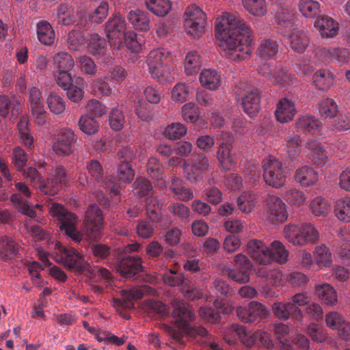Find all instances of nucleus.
I'll list each match as a JSON object with an SVG mask.
<instances>
[{"mask_svg":"<svg viewBox=\"0 0 350 350\" xmlns=\"http://www.w3.org/2000/svg\"><path fill=\"white\" fill-rule=\"evenodd\" d=\"M215 34L228 59L240 61L251 54L250 28L237 13L224 12L218 16L215 23Z\"/></svg>","mask_w":350,"mask_h":350,"instance_id":"nucleus-1","label":"nucleus"},{"mask_svg":"<svg viewBox=\"0 0 350 350\" xmlns=\"http://www.w3.org/2000/svg\"><path fill=\"white\" fill-rule=\"evenodd\" d=\"M172 317L174 326L167 325L165 331L177 342H181L184 334L191 337L202 336L207 334V330L201 326L190 325L194 321L195 316L192 308L185 301L178 299L172 301Z\"/></svg>","mask_w":350,"mask_h":350,"instance_id":"nucleus-2","label":"nucleus"},{"mask_svg":"<svg viewBox=\"0 0 350 350\" xmlns=\"http://www.w3.org/2000/svg\"><path fill=\"white\" fill-rule=\"evenodd\" d=\"M170 53L163 49L151 51L147 57V64L152 77L161 84L172 81L174 77V67Z\"/></svg>","mask_w":350,"mask_h":350,"instance_id":"nucleus-3","label":"nucleus"},{"mask_svg":"<svg viewBox=\"0 0 350 350\" xmlns=\"http://www.w3.org/2000/svg\"><path fill=\"white\" fill-rule=\"evenodd\" d=\"M50 214L53 217L57 218L60 230L64 231L72 241H82L83 235L77 228L78 218L74 213L68 211L62 205L53 203L50 208Z\"/></svg>","mask_w":350,"mask_h":350,"instance_id":"nucleus-4","label":"nucleus"},{"mask_svg":"<svg viewBox=\"0 0 350 350\" xmlns=\"http://www.w3.org/2000/svg\"><path fill=\"white\" fill-rule=\"evenodd\" d=\"M285 239L293 245L304 246L316 243L319 238L317 229L310 224H288L284 228Z\"/></svg>","mask_w":350,"mask_h":350,"instance_id":"nucleus-5","label":"nucleus"},{"mask_svg":"<svg viewBox=\"0 0 350 350\" xmlns=\"http://www.w3.org/2000/svg\"><path fill=\"white\" fill-rule=\"evenodd\" d=\"M262 166L266 184L275 189L281 188L285 185L287 174L279 159L269 156L262 160Z\"/></svg>","mask_w":350,"mask_h":350,"instance_id":"nucleus-6","label":"nucleus"},{"mask_svg":"<svg viewBox=\"0 0 350 350\" xmlns=\"http://www.w3.org/2000/svg\"><path fill=\"white\" fill-rule=\"evenodd\" d=\"M237 93L241 96L243 111L253 118L260 109V92L253 85L241 83L237 86Z\"/></svg>","mask_w":350,"mask_h":350,"instance_id":"nucleus-7","label":"nucleus"},{"mask_svg":"<svg viewBox=\"0 0 350 350\" xmlns=\"http://www.w3.org/2000/svg\"><path fill=\"white\" fill-rule=\"evenodd\" d=\"M231 331L235 334L241 342L247 347H252L256 345H260L266 349H271L273 342L270 335L265 332L257 330L256 332H247L241 325H232Z\"/></svg>","mask_w":350,"mask_h":350,"instance_id":"nucleus-8","label":"nucleus"},{"mask_svg":"<svg viewBox=\"0 0 350 350\" xmlns=\"http://www.w3.org/2000/svg\"><path fill=\"white\" fill-rule=\"evenodd\" d=\"M206 16L202 10L196 5H189L185 12V27L193 38H200L204 33Z\"/></svg>","mask_w":350,"mask_h":350,"instance_id":"nucleus-9","label":"nucleus"},{"mask_svg":"<svg viewBox=\"0 0 350 350\" xmlns=\"http://www.w3.org/2000/svg\"><path fill=\"white\" fill-rule=\"evenodd\" d=\"M126 29L125 19L120 14L110 17L105 24V33L113 49H120L123 46V36Z\"/></svg>","mask_w":350,"mask_h":350,"instance_id":"nucleus-10","label":"nucleus"},{"mask_svg":"<svg viewBox=\"0 0 350 350\" xmlns=\"http://www.w3.org/2000/svg\"><path fill=\"white\" fill-rule=\"evenodd\" d=\"M77 137L70 129H63L58 133L52 148L59 157H68L75 151V144Z\"/></svg>","mask_w":350,"mask_h":350,"instance_id":"nucleus-11","label":"nucleus"},{"mask_svg":"<svg viewBox=\"0 0 350 350\" xmlns=\"http://www.w3.org/2000/svg\"><path fill=\"white\" fill-rule=\"evenodd\" d=\"M103 217L102 211L96 204L88 206L83 220L84 230L92 239L100 236L103 228Z\"/></svg>","mask_w":350,"mask_h":350,"instance_id":"nucleus-12","label":"nucleus"},{"mask_svg":"<svg viewBox=\"0 0 350 350\" xmlns=\"http://www.w3.org/2000/svg\"><path fill=\"white\" fill-rule=\"evenodd\" d=\"M191 165H186L184 161V174L186 179L191 183H196L199 180V176L202 173L208 170L209 161L204 153H198L192 156L190 160Z\"/></svg>","mask_w":350,"mask_h":350,"instance_id":"nucleus-13","label":"nucleus"},{"mask_svg":"<svg viewBox=\"0 0 350 350\" xmlns=\"http://www.w3.org/2000/svg\"><path fill=\"white\" fill-rule=\"evenodd\" d=\"M236 312L242 322L252 323L259 321L265 317L269 310L260 302L252 301L247 307H238Z\"/></svg>","mask_w":350,"mask_h":350,"instance_id":"nucleus-14","label":"nucleus"},{"mask_svg":"<svg viewBox=\"0 0 350 350\" xmlns=\"http://www.w3.org/2000/svg\"><path fill=\"white\" fill-rule=\"evenodd\" d=\"M267 220L271 224L284 222L288 217L286 206L281 198L276 196H269L267 199Z\"/></svg>","mask_w":350,"mask_h":350,"instance_id":"nucleus-15","label":"nucleus"},{"mask_svg":"<svg viewBox=\"0 0 350 350\" xmlns=\"http://www.w3.org/2000/svg\"><path fill=\"white\" fill-rule=\"evenodd\" d=\"M116 269L122 276L131 278L144 271L142 258L137 256L122 258L117 262Z\"/></svg>","mask_w":350,"mask_h":350,"instance_id":"nucleus-16","label":"nucleus"},{"mask_svg":"<svg viewBox=\"0 0 350 350\" xmlns=\"http://www.w3.org/2000/svg\"><path fill=\"white\" fill-rule=\"evenodd\" d=\"M234 262L239 269H229L228 271V277L238 283L248 282L250 273L252 267V264L249 258L242 254H239L234 258Z\"/></svg>","mask_w":350,"mask_h":350,"instance_id":"nucleus-17","label":"nucleus"},{"mask_svg":"<svg viewBox=\"0 0 350 350\" xmlns=\"http://www.w3.org/2000/svg\"><path fill=\"white\" fill-rule=\"evenodd\" d=\"M213 305L217 310L210 307H201L199 309V315L200 317L209 323H216L220 320V312L224 314H230L233 310V307L223 300L216 299Z\"/></svg>","mask_w":350,"mask_h":350,"instance_id":"nucleus-18","label":"nucleus"},{"mask_svg":"<svg viewBox=\"0 0 350 350\" xmlns=\"http://www.w3.org/2000/svg\"><path fill=\"white\" fill-rule=\"evenodd\" d=\"M325 321L327 327L337 330L340 337L346 341L350 340V323L339 312L332 311L326 314Z\"/></svg>","mask_w":350,"mask_h":350,"instance_id":"nucleus-19","label":"nucleus"},{"mask_svg":"<svg viewBox=\"0 0 350 350\" xmlns=\"http://www.w3.org/2000/svg\"><path fill=\"white\" fill-rule=\"evenodd\" d=\"M60 253L59 261L68 269L81 270L83 267V258L73 247L57 245Z\"/></svg>","mask_w":350,"mask_h":350,"instance_id":"nucleus-20","label":"nucleus"},{"mask_svg":"<svg viewBox=\"0 0 350 350\" xmlns=\"http://www.w3.org/2000/svg\"><path fill=\"white\" fill-rule=\"evenodd\" d=\"M247 252L250 257L256 262L261 265L271 263L270 248L262 241L251 240L247 245Z\"/></svg>","mask_w":350,"mask_h":350,"instance_id":"nucleus-21","label":"nucleus"},{"mask_svg":"<svg viewBox=\"0 0 350 350\" xmlns=\"http://www.w3.org/2000/svg\"><path fill=\"white\" fill-rule=\"evenodd\" d=\"M259 73L267 77L274 85L284 86L293 83L294 76L288 70L283 68L272 70L269 66L263 65L259 70Z\"/></svg>","mask_w":350,"mask_h":350,"instance_id":"nucleus-22","label":"nucleus"},{"mask_svg":"<svg viewBox=\"0 0 350 350\" xmlns=\"http://www.w3.org/2000/svg\"><path fill=\"white\" fill-rule=\"evenodd\" d=\"M272 311L274 315L282 320H288L291 315H295L297 319H301L303 314L300 308L294 306L293 304L287 302L277 301L272 305Z\"/></svg>","mask_w":350,"mask_h":350,"instance_id":"nucleus-23","label":"nucleus"},{"mask_svg":"<svg viewBox=\"0 0 350 350\" xmlns=\"http://www.w3.org/2000/svg\"><path fill=\"white\" fill-rule=\"evenodd\" d=\"M296 113L294 102L287 98H283L277 105L275 115L278 122L286 123L291 121Z\"/></svg>","mask_w":350,"mask_h":350,"instance_id":"nucleus-24","label":"nucleus"},{"mask_svg":"<svg viewBox=\"0 0 350 350\" xmlns=\"http://www.w3.org/2000/svg\"><path fill=\"white\" fill-rule=\"evenodd\" d=\"M123 303L124 307L131 308L134 306L133 299L142 298L144 295H154L156 291L148 285H142L133 287L129 291H123Z\"/></svg>","mask_w":350,"mask_h":350,"instance_id":"nucleus-25","label":"nucleus"},{"mask_svg":"<svg viewBox=\"0 0 350 350\" xmlns=\"http://www.w3.org/2000/svg\"><path fill=\"white\" fill-rule=\"evenodd\" d=\"M21 247L12 238L3 236L0 238V260L11 261L19 252Z\"/></svg>","mask_w":350,"mask_h":350,"instance_id":"nucleus-26","label":"nucleus"},{"mask_svg":"<svg viewBox=\"0 0 350 350\" xmlns=\"http://www.w3.org/2000/svg\"><path fill=\"white\" fill-rule=\"evenodd\" d=\"M314 25L323 38L334 37L338 33L339 29L338 23L327 16H321L314 22Z\"/></svg>","mask_w":350,"mask_h":350,"instance_id":"nucleus-27","label":"nucleus"},{"mask_svg":"<svg viewBox=\"0 0 350 350\" xmlns=\"http://www.w3.org/2000/svg\"><path fill=\"white\" fill-rule=\"evenodd\" d=\"M127 18L133 27L137 30L148 31L150 29V15L145 11L131 10L129 12Z\"/></svg>","mask_w":350,"mask_h":350,"instance_id":"nucleus-28","label":"nucleus"},{"mask_svg":"<svg viewBox=\"0 0 350 350\" xmlns=\"http://www.w3.org/2000/svg\"><path fill=\"white\" fill-rule=\"evenodd\" d=\"M316 293L321 301L329 306H334L338 301V295L334 288L329 284H322L316 286Z\"/></svg>","mask_w":350,"mask_h":350,"instance_id":"nucleus-29","label":"nucleus"},{"mask_svg":"<svg viewBox=\"0 0 350 350\" xmlns=\"http://www.w3.org/2000/svg\"><path fill=\"white\" fill-rule=\"evenodd\" d=\"M295 180L304 187H308L318 180V173L312 167L305 165L297 170Z\"/></svg>","mask_w":350,"mask_h":350,"instance_id":"nucleus-30","label":"nucleus"},{"mask_svg":"<svg viewBox=\"0 0 350 350\" xmlns=\"http://www.w3.org/2000/svg\"><path fill=\"white\" fill-rule=\"evenodd\" d=\"M309 42L308 33L306 30L293 29L291 36V47L294 51L299 53H303L308 46Z\"/></svg>","mask_w":350,"mask_h":350,"instance_id":"nucleus-31","label":"nucleus"},{"mask_svg":"<svg viewBox=\"0 0 350 350\" xmlns=\"http://www.w3.org/2000/svg\"><path fill=\"white\" fill-rule=\"evenodd\" d=\"M201 85L210 90H216L221 85V77L217 71L212 69H205L200 75Z\"/></svg>","mask_w":350,"mask_h":350,"instance_id":"nucleus-32","label":"nucleus"},{"mask_svg":"<svg viewBox=\"0 0 350 350\" xmlns=\"http://www.w3.org/2000/svg\"><path fill=\"white\" fill-rule=\"evenodd\" d=\"M88 51L97 59H100L106 55L107 43L105 40L97 33L90 36Z\"/></svg>","mask_w":350,"mask_h":350,"instance_id":"nucleus-33","label":"nucleus"},{"mask_svg":"<svg viewBox=\"0 0 350 350\" xmlns=\"http://www.w3.org/2000/svg\"><path fill=\"white\" fill-rule=\"evenodd\" d=\"M86 169L91 180L96 184L105 188H109L104 178V170L100 163L97 160H90L87 163Z\"/></svg>","mask_w":350,"mask_h":350,"instance_id":"nucleus-34","label":"nucleus"},{"mask_svg":"<svg viewBox=\"0 0 350 350\" xmlns=\"http://www.w3.org/2000/svg\"><path fill=\"white\" fill-rule=\"evenodd\" d=\"M321 126V122L315 116L305 115L299 117L295 122L297 131L314 133Z\"/></svg>","mask_w":350,"mask_h":350,"instance_id":"nucleus-35","label":"nucleus"},{"mask_svg":"<svg viewBox=\"0 0 350 350\" xmlns=\"http://www.w3.org/2000/svg\"><path fill=\"white\" fill-rule=\"evenodd\" d=\"M37 36L39 41L44 45H51L55 41V31L49 23L42 21L37 24Z\"/></svg>","mask_w":350,"mask_h":350,"instance_id":"nucleus-36","label":"nucleus"},{"mask_svg":"<svg viewBox=\"0 0 350 350\" xmlns=\"http://www.w3.org/2000/svg\"><path fill=\"white\" fill-rule=\"evenodd\" d=\"M57 23L68 26L76 21L74 8L66 3H61L57 10Z\"/></svg>","mask_w":350,"mask_h":350,"instance_id":"nucleus-37","label":"nucleus"},{"mask_svg":"<svg viewBox=\"0 0 350 350\" xmlns=\"http://www.w3.org/2000/svg\"><path fill=\"white\" fill-rule=\"evenodd\" d=\"M55 72L71 71L75 65L72 56L66 52H59L53 57Z\"/></svg>","mask_w":350,"mask_h":350,"instance_id":"nucleus-38","label":"nucleus"},{"mask_svg":"<svg viewBox=\"0 0 350 350\" xmlns=\"http://www.w3.org/2000/svg\"><path fill=\"white\" fill-rule=\"evenodd\" d=\"M29 121L27 117L23 116L20 118L17 124V130L21 142L29 149H32L33 146V137L29 126Z\"/></svg>","mask_w":350,"mask_h":350,"instance_id":"nucleus-39","label":"nucleus"},{"mask_svg":"<svg viewBox=\"0 0 350 350\" xmlns=\"http://www.w3.org/2000/svg\"><path fill=\"white\" fill-rule=\"evenodd\" d=\"M146 8L157 16L167 15L172 9L170 0H145Z\"/></svg>","mask_w":350,"mask_h":350,"instance_id":"nucleus-40","label":"nucleus"},{"mask_svg":"<svg viewBox=\"0 0 350 350\" xmlns=\"http://www.w3.org/2000/svg\"><path fill=\"white\" fill-rule=\"evenodd\" d=\"M313 83L321 90L328 89L334 82L333 74L328 70L321 69L313 75Z\"/></svg>","mask_w":350,"mask_h":350,"instance_id":"nucleus-41","label":"nucleus"},{"mask_svg":"<svg viewBox=\"0 0 350 350\" xmlns=\"http://www.w3.org/2000/svg\"><path fill=\"white\" fill-rule=\"evenodd\" d=\"M80 130L88 135L96 133L99 129L98 122L92 116L85 114L80 117L78 121Z\"/></svg>","mask_w":350,"mask_h":350,"instance_id":"nucleus-42","label":"nucleus"},{"mask_svg":"<svg viewBox=\"0 0 350 350\" xmlns=\"http://www.w3.org/2000/svg\"><path fill=\"white\" fill-rule=\"evenodd\" d=\"M336 217L341 221L350 222V197L337 200L334 208Z\"/></svg>","mask_w":350,"mask_h":350,"instance_id":"nucleus-43","label":"nucleus"},{"mask_svg":"<svg viewBox=\"0 0 350 350\" xmlns=\"http://www.w3.org/2000/svg\"><path fill=\"white\" fill-rule=\"evenodd\" d=\"M278 51V44L272 39H265L261 41L258 48V54L264 59H272Z\"/></svg>","mask_w":350,"mask_h":350,"instance_id":"nucleus-44","label":"nucleus"},{"mask_svg":"<svg viewBox=\"0 0 350 350\" xmlns=\"http://www.w3.org/2000/svg\"><path fill=\"white\" fill-rule=\"evenodd\" d=\"M271 262L275 261L280 264L285 263L288 257V252L282 243L279 241H274L271 244Z\"/></svg>","mask_w":350,"mask_h":350,"instance_id":"nucleus-45","label":"nucleus"},{"mask_svg":"<svg viewBox=\"0 0 350 350\" xmlns=\"http://www.w3.org/2000/svg\"><path fill=\"white\" fill-rule=\"evenodd\" d=\"M299 9L302 15L306 18H314L320 14V4L314 0H301Z\"/></svg>","mask_w":350,"mask_h":350,"instance_id":"nucleus-46","label":"nucleus"},{"mask_svg":"<svg viewBox=\"0 0 350 350\" xmlns=\"http://www.w3.org/2000/svg\"><path fill=\"white\" fill-rule=\"evenodd\" d=\"M327 55L333 61L340 64H347L350 62V49L344 46H337L328 49Z\"/></svg>","mask_w":350,"mask_h":350,"instance_id":"nucleus-47","label":"nucleus"},{"mask_svg":"<svg viewBox=\"0 0 350 350\" xmlns=\"http://www.w3.org/2000/svg\"><path fill=\"white\" fill-rule=\"evenodd\" d=\"M193 94V88L185 83L180 82L173 88L172 98L177 102L183 103L187 100Z\"/></svg>","mask_w":350,"mask_h":350,"instance_id":"nucleus-48","label":"nucleus"},{"mask_svg":"<svg viewBox=\"0 0 350 350\" xmlns=\"http://www.w3.org/2000/svg\"><path fill=\"white\" fill-rule=\"evenodd\" d=\"M217 159L225 169H229L235 163L234 157L231 153V148L229 144H221L217 150Z\"/></svg>","mask_w":350,"mask_h":350,"instance_id":"nucleus-49","label":"nucleus"},{"mask_svg":"<svg viewBox=\"0 0 350 350\" xmlns=\"http://www.w3.org/2000/svg\"><path fill=\"white\" fill-rule=\"evenodd\" d=\"M244 8L254 16H262L267 12L265 0H243Z\"/></svg>","mask_w":350,"mask_h":350,"instance_id":"nucleus-50","label":"nucleus"},{"mask_svg":"<svg viewBox=\"0 0 350 350\" xmlns=\"http://www.w3.org/2000/svg\"><path fill=\"white\" fill-rule=\"evenodd\" d=\"M49 176L58 185L61 189L66 186L69 181L68 175L66 173V170L63 165H55L51 172L49 174Z\"/></svg>","mask_w":350,"mask_h":350,"instance_id":"nucleus-51","label":"nucleus"},{"mask_svg":"<svg viewBox=\"0 0 350 350\" xmlns=\"http://www.w3.org/2000/svg\"><path fill=\"white\" fill-rule=\"evenodd\" d=\"M306 334L311 340L317 343H322L327 338V333L323 326L312 323L307 326L306 329Z\"/></svg>","mask_w":350,"mask_h":350,"instance_id":"nucleus-52","label":"nucleus"},{"mask_svg":"<svg viewBox=\"0 0 350 350\" xmlns=\"http://www.w3.org/2000/svg\"><path fill=\"white\" fill-rule=\"evenodd\" d=\"M312 214L317 217H325L330 211V206L322 197L314 198L310 204Z\"/></svg>","mask_w":350,"mask_h":350,"instance_id":"nucleus-53","label":"nucleus"},{"mask_svg":"<svg viewBox=\"0 0 350 350\" xmlns=\"http://www.w3.org/2000/svg\"><path fill=\"white\" fill-rule=\"evenodd\" d=\"M201 66L200 55L196 51L189 52L185 59V70L187 75L196 74Z\"/></svg>","mask_w":350,"mask_h":350,"instance_id":"nucleus-54","label":"nucleus"},{"mask_svg":"<svg viewBox=\"0 0 350 350\" xmlns=\"http://www.w3.org/2000/svg\"><path fill=\"white\" fill-rule=\"evenodd\" d=\"M85 38L81 32L72 30L70 31L67 36L68 48L70 51H79L84 47Z\"/></svg>","mask_w":350,"mask_h":350,"instance_id":"nucleus-55","label":"nucleus"},{"mask_svg":"<svg viewBox=\"0 0 350 350\" xmlns=\"http://www.w3.org/2000/svg\"><path fill=\"white\" fill-rule=\"evenodd\" d=\"M46 103L51 112L59 115L62 113L66 109L64 99L55 92H51L46 98Z\"/></svg>","mask_w":350,"mask_h":350,"instance_id":"nucleus-56","label":"nucleus"},{"mask_svg":"<svg viewBox=\"0 0 350 350\" xmlns=\"http://www.w3.org/2000/svg\"><path fill=\"white\" fill-rule=\"evenodd\" d=\"M274 332L276 339L282 345V349L288 350L291 345V341L287 337L289 333V327L284 323H278L274 326Z\"/></svg>","mask_w":350,"mask_h":350,"instance_id":"nucleus-57","label":"nucleus"},{"mask_svg":"<svg viewBox=\"0 0 350 350\" xmlns=\"http://www.w3.org/2000/svg\"><path fill=\"white\" fill-rule=\"evenodd\" d=\"M83 74L94 76L96 74L97 66L94 62L87 55H81L76 59Z\"/></svg>","mask_w":350,"mask_h":350,"instance_id":"nucleus-58","label":"nucleus"},{"mask_svg":"<svg viewBox=\"0 0 350 350\" xmlns=\"http://www.w3.org/2000/svg\"><path fill=\"white\" fill-rule=\"evenodd\" d=\"M319 111L322 117L334 118L337 114L338 106L333 99L327 98L321 102Z\"/></svg>","mask_w":350,"mask_h":350,"instance_id":"nucleus-59","label":"nucleus"},{"mask_svg":"<svg viewBox=\"0 0 350 350\" xmlns=\"http://www.w3.org/2000/svg\"><path fill=\"white\" fill-rule=\"evenodd\" d=\"M134 193L139 197L149 196L152 194V185L151 183L144 178H137L134 183Z\"/></svg>","mask_w":350,"mask_h":350,"instance_id":"nucleus-60","label":"nucleus"},{"mask_svg":"<svg viewBox=\"0 0 350 350\" xmlns=\"http://www.w3.org/2000/svg\"><path fill=\"white\" fill-rule=\"evenodd\" d=\"M36 189L41 193L53 196L59 191L58 185L49 176L47 178H42Z\"/></svg>","mask_w":350,"mask_h":350,"instance_id":"nucleus-61","label":"nucleus"},{"mask_svg":"<svg viewBox=\"0 0 350 350\" xmlns=\"http://www.w3.org/2000/svg\"><path fill=\"white\" fill-rule=\"evenodd\" d=\"M186 133L187 129L185 126L179 122H175L168 125L164 131L165 136L171 139H180Z\"/></svg>","mask_w":350,"mask_h":350,"instance_id":"nucleus-62","label":"nucleus"},{"mask_svg":"<svg viewBox=\"0 0 350 350\" xmlns=\"http://www.w3.org/2000/svg\"><path fill=\"white\" fill-rule=\"evenodd\" d=\"M10 200L23 214L26 215L31 218L36 217V211L32 207L27 204L26 199L22 198L18 195H12Z\"/></svg>","mask_w":350,"mask_h":350,"instance_id":"nucleus-63","label":"nucleus"},{"mask_svg":"<svg viewBox=\"0 0 350 350\" xmlns=\"http://www.w3.org/2000/svg\"><path fill=\"white\" fill-rule=\"evenodd\" d=\"M284 196L287 202L295 205H301L306 200L303 191L292 187L286 188Z\"/></svg>","mask_w":350,"mask_h":350,"instance_id":"nucleus-64","label":"nucleus"}]
</instances>
